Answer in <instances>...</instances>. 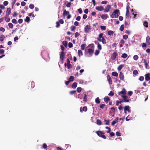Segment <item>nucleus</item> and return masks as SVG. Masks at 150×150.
<instances>
[{
  "label": "nucleus",
  "instance_id": "38",
  "mask_svg": "<svg viewBox=\"0 0 150 150\" xmlns=\"http://www.w3.org/2000/svg\"><path fill=\"white\" fill-rule=\"evenodd\" d=\"M8 25L10 28H13V24L11 23H9L8 24Z\"/></svg>",
  "mask_w": 150,
  "mask_h": 150
},
{
  "label": "nucleus",
  "instance_id": "44",
  "mask_svg": "<svg viewBox=\"0 0 150 150\" xmlns=\"http://www.w3.org/2000/svg\"><path fill=\"white\" fill-rule=\"evenodd\" d=\"M81 90V88L80 87H79L77 88V91L78 92H80Z\"/></svg>",
  "mask_w": 150,
  "mask_h": 150
},
{
  "label": "nucleus",
  "instance_id": "30",
  "mask_svg": "<svg viewBox=\"0 0 150 150\" xmlns=\"http://www.w3.org/2000/svg\"><path fill=\"white\" fill-rule=\"evenodd\" d=\"M97 124L98 125H101L102 122L101 121L99 120H97Z\"/></svg>",
  "mask_w": 150,
  "mask_h": 150
},
{
  "label": "nucleus",
  "instance_id": "43",
  "mask_svg": "<svg viewBox=\"0 0 150 150\" xmlns=\"http://www.w3.org/2000/svg\"><path fill=\"white\" fill-rule=\"evenodd\" d=\"M123 38L125 40H127L128 38V36L127 35H125L123 36Z\"/></svg>",
  "mask_w": 150,
  "mask_h": 150
},
{
  "label": "nucleus",
  "instance_id": "7",
  "mask_svg": "<svg viewBox=\"0 0 150 150\" xmlns=\"http://www.w3.org/2000/svg\"><path fill=\"white\" fill-rule=\"evenodd\" d=\"M91 30L90 26L89 25H87L85 26L84 30L86 33H88Z\"/></svg>",
  "mask_w": 150,
  "mask_h": 150
},
{
  "label": "nucleus",
  "instance_id": "54",
  "mask_svg": "<svg viewBox=\"0 0 150 150\" xmlns=\"http://www.w3.org/2000/svg\"><path fill=\"white\" fill-rule=\"evenodd\" d=\"M116 134L117 136H121V134L119 132H117L116 133Z\"/></svg>",
  "mask_w": 150,
  "mask_h": 150
},
{
  "label": "nucleus",
  "instance_id": "9",
  "mask_svg": "<svg viewBox=\"0 0 150 150\" xmlns=\"http://www.w3.org/2000/svg\"><path fill=\"white\" fill-rule=\"evenodd\" d=\"M96 10L98 11H102L104 10V8L102 6H98L96 7Z\"/></svg>",
  "mask_w": 150,
  "mask_h": 150
},
{
  "label": "nucleus",
  "instance_id": "39",
  "mask_svg": "<svg viewBox=\"0 0 150 150\" xmlns=\"http://www.w3.org/2000/svg\"><path fill=\"white\" fill-rule=\"evenodd\" d=\"M138 58V56L137 55H135L133 57L134 59L135 60H137Z\"/></svg>",
  "mask_w": 150,
  "mask_h": 150
},
{
  "label": "nucleus",
  "instance_id": "42",
  "mask_svg": "<svg viewBox=\"0 0 150 150\" xmlns=\"http://www.w3.org/2000/svg\"><path fill=\"white\" fill-rule=\"evenodd\" d=\"M5 30V29L4 28L2 27L0 28V32L1 31L2 32H4Z\"/></svg>",
  "mask_w": 150,
  "mask_h": 150
},
{
  "label": "nucleus",
  "instance_id": "37",
  "mask_svg": "<svg viewBox=\"0 0 150 150\" xmlns=\"http://www.w3.org/2000/svg\"><path fill=\"white\" fill-rule=\"evenodd\" d=\"M30 20V18L28 17L27 16L26 17V18L25 20V21L26 22H29Z\"/></svg>",
  "mask_w": 150,
  "mask_h": 150
},
{
  "label": "nucleus",
  "instance_id": "14",
  "mask_svg": "<svg viewBox=\"0 0 150 150\" xmlns=\"http://www.w3.org/2000/svg\"><path fill=\"white\" fill-rule=\"evenodd\" d=\"M119 77L121 80L123 81H124V76L121 72H120L119 74Z\"/></svg>",
  "mask_w": 150,
  "mask_h": 150
},
{
  "label": "nucleus",
  "instance_id": "33",
  "mask_svg": "<svg viewBox=\"0 0 150 150\" xmlns=\"http://www.w3.org/2000/svg\"><path fill=\"white\" fill-rule=\"evenodd\" d=\"M123 67V66L122 65H120L118 67L117 69L119 71H120L122 69Z\"/></svg>",
  "mask_w": 150,
  "mask_h": 150
},
{
  "label": "nucleus",
  "instance_id": "26",
  "mask_svg": "<svg viewBox=\"0 0 150 150\" xmlns=\"http://www.w3.org/2000/svg\"><path fill=\"white\" fill-rule=\"evenodd\" d=\"M112 74L113 76L117 77L118 76V73L116 72H113L112 73Z\"/></svg>",
  "mask_w": 150,
  "mask_h": 150
},
{
  "label": "nucleus",
  "instance_id": "16",
  "mask_svg": "<svg viewBox=\"0 0 150 150\" xmlns=\"http://www.w3.org/2000/svg\"><path fill=\"white\" fill-rule=\"evenodd\" d=\"M87 108L85 106L83 108L81 107L80 108V111L81 112H82L83 111L86 112L87 111Z\"/></svg>",
  "mask_w": 150,
  "mask_h": 150
},
{
  "label": "nucleus",
  "instance_id": "6",
  "mask_svg": "<svg viewBox=\"0 0 150 150\" xmlns=\"http://www.w3.org/2000/svg\"><path fill=\"white\" fill-rule=\"evenodd\" d=\"M129 5L127 6L126 8L127 11L126 13V18L127 19H128L129 17Z\"/></svg>",
  "mask_w": 150,
  "mask_h": 150
},
{
  "label": "nucleus",
  "instance_id": "34",
  "mask_svg": "<svg viewBox=\"0 0 150 150\" xmlns=\"http://www.w3.org/2000/svg\"><path fill=\"white\" fill-rule=\"evenodd\" d=\"M72 87L73 88H75L77 86V83L76 82L74 83L72 85Z\"/></svg>",
  "mask_w": 150,
  "mask_h": 150
},
{
  "label": "nucleus",
  "instance_id": "17",
  "mask_svg": "<svg viewBox=\"0 0 150 150\" xmlns=\"http://www.w3.org/2000/svg\"><path fill=\"white\" fill-rule=\"evenodd\" d=\"M146 41L147 45H150V38L149 36H147Z\"/></svg>",
  "mask_w": 150,
  "mask_h": 150
},
{
  "label": "nucleus",
  "instance_id": "29",
  "mask_svg": "<svg viewBox=\"0 0 150 150\" xmlns=\"http://www.w3.org/2000/svg\"><path fill=\"white\" fill-rule=\"evenodd\" d=\"M104 100L106 102H108V101L109 100L110 98L108 97L107 96L104 98Z\"/></svg>",
  "mask_w": 150,
  "mask_h": 150
},
{
  "label": "nucleus",
  "instance_id": "40",
  "mask_svg": "<svg viewBox=\"0 0 150 150\" xmlns=\"http://www.w3.org/2000/svg\"><path fill=\"white\" fill-rule=\"evenodd\" d=\"M29 7L31 9H33L34 7V6L33 4H31L29 5Z\"/></svg>",
  "mask_w": 150,
  "mask_h": 150
},
{
  "label": "nucleus",
  "instance_id": "35",
  "mask_svg": "<svg viewBox=\"0 0 150 150\" xmlns=\"http://www.w3.org/2000/svg\"><path fill=\"white\" fill-rule=\"evenodd\" d=\"M127 54L126 53H124L122 55L121 57L123 58H125L127 57Z\"/></svg>",
  "mask_w": 150,
  "mask_h": 150
},
{
  "label": "nucleus",
  "instance_id": "63",
  "mask_svg": "<svg viewBox=\"0 0 150 150\" xmlns=\"http://www.w3.org/2000/svg\"><path fill=\"white\" fill-rule=\"evenodd\" d=\"M26 3L24 1L21 2V4L22 6H24L25 5Z\"/></svg>",
  "mask_w": 150,
  "mask_h": 150
},
{
  "label": "nucleus",
  "instance_id": "1",
  "mask_svg": "<svg viewBox=\"0 0 150 150\" xmlns=\"http://www.w3.org/2000/svg\"><path fill=\"white\" fill-rule=\"evenodd\" d=\"M120 14L119 10L116 9L115 10L112 14L111 15L110 17L112 18H116L118 17Z\"/></svg>",
  "mask_w": 150,
  "mask_h": 150
},
{
  "label": "nucleus",
  "instance_id": "56",
  "mask_svg": "<svg viewBox=\"0 0 150 150\" xmlns=\"http://www.w3.org/2000/svg\"><path fill=\"white\" fill-rule=\"evenodd\" d=\"M79 35V34L78 32H76L75 34V38H77Z\"/></svg>",
  "mask_w": 150,
  "mask_h": 150
},
{
  "label": "nucleus",
  "instance_id": "15",
  "mask_svg": "<svg viewBox=\"0 0 150 150\" xmlns=\"http://www.w3.org/2000/svg\"><path fill=\"white\" fill-rule=\"evenodd\" d=\"M150 74L149 73L145 75V79L146 81H148L150 80Z\"/></svg>",
  "mask_w": 150,
  "mask_h": 150
},
{
  "label": "nucleus",
  "instance_id": "36",
  "mask_svg": "<svg viewBox=\"0 0 150 150\" xmlns=\"http://www.w3.org/2000/svg\"><path fill=\"white\" fill-rule=\"evenodd\" d=\"M96 102V103H99L100 102V101L99 99L98 98H96L95 100Z\"/></svg>",
  "mask_w": 150,
  "mask_h": 150
},
{
  "label": "nucleus",
  "instance_id": "57",
  "mask_svg": "<svg viewBox=\"0 0 150 150\" xmlns=\"http://www.w3.org/2000/svg\"><path fill=\"white\" fill-rule=\"evenodd\" d=\"M68 46L69 48H71L73 46L71 42H69L68 45Z\"/></svg>",
  "mask_w": 150,
  "mask_h": 150
},
{
  "label": "nucleus",
  "instance_id": "13",
  "mask_svg": "<svg viewBox=\"0 0 150 150\" xmlns=\"http://www.w3.org/2000/svg\"><path fill=\"white\" fill-rule=\"evenodd\" d=\"M122 98H123L124 102H129L127 96L126 95H123L122 96Z\"/></svg>",
  "mask_w": 150,
  "mask_h": 150
},
{
  "label": "nucleus",
  "instance_id": "48",
  "mask_svg": "<svg viewBox=\"0 0 150 150\" xmlns=\"http://www.w3.org/2000/svg\"><path fill=\"white\" fill-rule=\"evenodd\" d=\"M124 29V25H122L121 26L120 28V30L122 31Z\"/></svg>",
  "mask_w": 150,
  "mask_h": 150
},
{
  "label": "nucleus",
  "instance_id": "4",
  "mask_svg": "<svg viewBox=\"0 0 150 150\" xmlns=\"http://www.w3.org/2000/svg\"><path fill=\"white\" fill-rule=\"evenodd\" d=\"M65 66H67L68 69H70L71 68V66L70 64V62L68 59H67L66 62L65 64Z\"/></svg>",
  "mask_w": 150,
  "mask_h": 150
},
{
  "label": "nucleus",
  "instance_id": "45",
  "mask_svg": "<svg viewBox=\"0 0 150 150\" xmlns=\"http://www.w3.org/2000/svg\"><path fill=\"white\" fill-rule=\"evenodd\" d=\"M97 47L99 50H101L102 49L101 46L99 43L98 44Z\"/></svg>",
  "mask_w": 150,
  "mask_h": 150
},
{
  "label": "nucleus",
  "instance_id": "51",
  "mask_svg": "<svg viewBox=\"0 0 150 150\" xmlns=\"http://www.w3.org/2000/svg\"><path fill=\"white\" fill-rule=\"evenodd\" d=\"M100 28H101V29L103 30H105L106 29V27L105 26H100Z\"/></svg>",
  "mask_w": 150,
  "mask_h": 150
},
{
  "label": "nucleus",
  "instance_id": "53",
  "mask_svg": "<svg viewBox=\"0 0 150 150\" xmlns=\"http://www.w3.org/2000/svg\"><path fill=\"white\" fill-rule=\"evenodd\" d=\"M76 28V27L74 26H71V30L73 31H74Z\"/></svg>",
  "mask_w": 150,
  "mask_h": 150
},
{
  "label": "nucleus",
  "instance_id": "62",
  "mask_svg": "<svg viewBox=\"0 0 150 150\" xmlns=\"http://www.w3.org/2000/svg\"><path fill=\"white\" fill-rule=\"evenodd\" d=\"M107 3V2L105 1H103L101 2V4H106Z\"/></svg>",
  "mask_w": 150,
  "mask_h": 150
},
{
  "label": "nucleus",
  "instance_id": "24",
  "mask_svg": "<svg viewBox=\"0 0 150 150\" xmlns=\"http://www.w3.org/2000/svg\"><path fill=\"white\" fill-rule=\"evenodd\" d=\"M144 64L145 66V67L147 69L149 68V67L148 65V63L146 62L145 60H144Z\"/></svg>",
  "mask_w": 150,
  "mask_h": 150
},
{
  "label": "nucleus",
  "instance_id": "52",
  "mask_svg": "<svg viewBox=\"0 0 150 150\" xmlns=\"http://www.w3.org/2000/svg\"><path fill=\"white\" fill-rule=\"evenodd\" d=\"M87 100V98L86 97V94H85L84 97L83 98V101L86 102Z\"/></svg>",
  "mask_w": 150,
  "mask_h": 150
},
{
  "label": "nucleus",
  "instance_id": "22",
  "mask_svg": "<svg viewBox=\"0 0 150 150\" xmlns=\"http://www.w3.org/2000/svg\"><path fill=\"white\" fill-rule=\"evenodd\" d=\"M118 117H117V118L115 120L113 121L112 123V125H115V124H116L117 122H118Z\"/></svg>",
  "mask_w": 150,
  "mask_h": 150
},
{
  "label": "nucleus",
  "instance_id": "60",
  "mask_svg": "<svg viewBox=\"0 0 150 150\" xmlns=\"http://www.w3.org/2000/svg\"><path fill=\"white\" fill-rule=\"evenodd\" d=\"M4 52V51L3 49H1L0 50V53L1 54H3Z\"/></svg>",
  "mask_w": 150,
  "mask_h": 150
},
{
  "label": "nucleus",
  "instance_id": "41",
  "mask_svg": "<svg viewBox=\"0 0 150 150\" xmlns=\"http://www.w3.org/2000/svg\"><path fill=\"white\" fill-rule=\"evenodd\" d=\"M113 33V31L110 30L108 32V34L109 35H111Z\"/></svg>",
  "mask_w": 150,
  "mask_h": 150
},
{
  "label": "nucleus",
  "instance_id": "47",
  "mask_svg": "<svg viewBox=\"0 0 150 150\" xmlns=\"http://www.w3.org/2000/svg\"><path fill=\"white\" fill-rule=\"evenodd\" d=\"M148 23L147 22H144V25L146 27H147L148 26Z\"/></svg>",
  "mask_w": 150,
  "mask_h": 150
},
{
  "label": "nucleus",
  "instance_id": "23",
  "mask_svg": "<svg viewBox=\"0 0 150 150\" xmlns=\"http://www.w3.org/2000/svg\"><path fill=\"white\" fill-rule=\"evenodd\" d=\"M64 56V53L62 52L60 55V58L61 60L63 61Z\"/></svg>",
  "mask_w": 150,
  "mask_h": 150
},
{
  "label": "nucleus",
  "instance_id": "64",
  "mask_svg": "<svg viewBox=\"0 0 150 150\" xmlns=\"http://www.w3.org/2000/svg\"><path fill=\"white\" fill-rule=\"evenodd\" d=\"M23 22V20L21 19H20L18 20V22L19 23H21Z\"/></svg>",
  "mask_w": 150,
  "mask_h": 150
},
{
  "label": "nucleus",
  "instance_id": "12",
  "mask_svg": "<svg viewBox=\"0 0 150 150\" xmlns=\"http://www.w3.org/2000/svg\"><path fill=\"white\" fill-rule=\"evenodd\" d=\"M100 17L103 19H106L108 17V16L107 14H104L100 15Z\"/></svg>",
  "mask_w": 150,
  "mask_h": 150
},
{
  "label": "nucleus",
  "instance_id": "20",
  "mask_svg": "<svg viewBox=\"0 0 150 150\" xmlns=\"http://www.w3.org/2000/svg\"><path fill=\"white\" fill-rule=\"evenodd\" d=\"M117 55V53L115 52H114L112 54L111 56L112 59H115L116 58Z\"/></svg>",
  "mask_w": 150,
  "mask_h": 150
},
{
  "label": "nucleus",
  "instance_id": "61",
  "mask_svg": "<svg viewBox=\"0 0 150 150\" xmlns=\"http://www.w3.org/2000/svg\"><path fill=\"white\" fill-rule=\"evenodd\" d=\"M114 95V93L111 91L108 94V95L110 96H113Z\"/></svg>",
  "mask_w": 150,
  "mask_h": 150
},
{
  "label": "nucleus",
  "instance_id": "10",
  "mask_svg": "<svg viewBox=\"0 0 150 150\" xmlns=\"http://www.w3.org/2000/svg\"><path fill=\"white\" fill-rule=\"evenodd\" d=\"M94 47L92 46L91 48L89 49L88 50V52L91 55L93 54V52Z\"/></svg>",
  "mask_w": 150,
  "mask_h": 150
},
{
  "label": "nucleus",
  "instance_id": "59",
  "mask_svg": "<svg viewBox=\"0 0 150 150\" xmlns=\"http://www.w3.org/2000/svg\"><path fill=\"white\" fill-rule=\"evenodd\" d=\"M144 79V78L143 76H141L139 78V80L141 81H143Z\"/></svg>",
  "mask_w": 150,
  "mask_h": 150
},
{
  "label": "nucleus",
  "instance_id": "32",
  "mask_svg": "<svg viewBox=\"0 0 150 150\" xmlns=\"http://www.w3.org/2000/svg\"><path fill=\"white\" fill-rule=\"evenodd\" d=\"M74 79V77L73 76H71L69 79V80L70 82L73 81Z\"/></svg>",
  "mask_w": 150,
  "mask_h": 150
},
{
  "label": "nucleus",
  "instance_id": "21",
  "mask_svg": "<svg viewBox=\"0 0 150 150\" xmlns=\"http://www.w3.org/2000/svg\"><path fill=\"white\" fill-rule=\"evenodd\" d=\"M6 37L5 35H2L0 36V41H3L5 38Z\"/></svg>",
  "mask_w": 150,
  "mask_h": 150
},
{
  "label": "nucleus",
  "instance_id": "31",
  "mask_svg": "<svg viewBox=\"0 0 150 150\" xmlns=\"http://www.w3.org/2000/svg\"><path fill=\"white\" fill-rule=\"evenodd\" d=\"M4 20L5 21L7 22H8L10 21V19L9 18H8L7 17H6L5 18Z\"/></svg>",
  "mask_w": 150,
  "mask_h": 150
},
{
  "label": "nucleus",
  "instance_id": "18",
  "mask_svg": "<svg viewBox=\"0 0 150 150\" xmlns=\"http://www.w3.org/2000/svg\"><path fill=\"white\" fill-rule=\"evenodd\" d=\"M108 80L109 82V83L110 84H111L112 83V80L111 78L110 77L109 75H108L107 76Z\"/></svg>",
  "mask_w": 150,
  "mask_h": 150
},
{
  "label": "nucleus",
  "instance_id": "49",
  "mask_svg": "<svg viewBox=\"0 0 150 150\" xmlns=\"http://www.w3.org/2000/svg\"><path fill=\"white\" fill-rule=\"evenodd\" d=\"M12 22L13 23L15 24H16L17 23V21L15 19H12Z\"/></svg>",
  "mask_w": 150,
  "mask_h": 150
},
{
  "label": "nucleus",
  "instance_id": "11",
  "mask_svg": "<svg viewBox=\"0 0 150 150\" xmlns=\"http://www.w3.org/2000/svg\"><path fill=\"white\" fill-rule=\"evenodd\" d=\"M11 12V9L10 8H7V11L6 13V16H8L10 14Z\"/></svg>",
  "mask_w": 150,
  "mask_h": 150
},
{
  "label": "nucleus",
  "instance_id": "50",
  "mask_svg": "<svg viewBox=\"0 0 150 150\" xmlns=\"http://www.w3.org/2000/svg\"><path fill=\"white\" fill-rule=\"evenodd\" d=\"M104 122H105V124L106 125H109V121L107 120H104Z\"/></svg>",
  "mask_w": 150,
  "mask_h": 150
},
{
  "label": "nucleus",
  "instance_id": "58",
  "mask_svg": "<svg viewBox=\"0 0 150 150\" xmlns=\"http://www.w3.org/2000/svg\"><path fill=\"white\" fill-rule=\"evenodd\" d=\"M8 2L7 1H5L4 2V6H7L8 4Z\"/></svg>",
  "mask_w": 150,
  "mask_h": 150
},
{
  "label": "nucleus",
  "instance_id": "2",
  "mask_svg": "<svg viewBox=\"0 0 150 150\" xmlns=\"http://www.w3.org/2000/svg\"><path fill=\"white\" fill-rule=\"evenodd\" d=\"M97 40L98 41L102 42L103 44L106 43V40L103 36V34L102 33H100L99 35Z\"/></svg>",
  "mask_w": 150,
  "mask_h": 150
},
{
  "label": "nucleus",
  "instance_id": "3",
  "mask_svg": "<svg viewBox=\"0 0 150 150\" xmlns=\"http://www.w3.org/2000/svg\"><path fill=\"white\" fill-rule=\"evenodd\" d=\"M96 132L99 136L100 137L104 139H105L106 138V137L104 135V133H103L102 132L100 131H97Z\"/></svg>",
  "mask_w": 150,
  "mask_h": 150
},
{
  "label": "nucleus",
  "instance_id": "8",
  "mask_svg": "<svg viewBox=\"0 0 150 150\" xmlns=\"http://www.w3.org/2000/svg\"><path fill=\"white\" fill-rule=\"evenodd\" d=\"M111 6L110 5H107L105 7V9L104 10V12L105 13H108L109 12L110 9L111 8Z\"/></svg>",
  "mask_w": 150,
  "mask_h": 150
},
{
  "label": "nucleus",
  "instance_id": "27",
  "mask_svg": "<svg viewBox=\"0 0 150 150\" xmlns=\"http://www.w3.org/2000/svg\"><path fill=\"white\" fill-rule=\"evenodd\" d=\"M69 13V12L68 11H67L66 10H65L64 11L63 15L64 16H66L68 15Z\"/></svg>",
  "mask_w": 150,
  "mask_h": 150
},
{
  "label": "nucleus",
  "instance_id": "5",
  "mask_svg": "<svg viewBox=\"0 0 150 150\" xmlns=\"http://www.w3.org/2000/svg\"><path fill=\"white\" fill-rule=\"evenodd\" d=\"M127 91L125 88H123L122 91L118 92V94L120 95H121L122 97L123 95H125Z\"/></svg>",
  "mask_w": 150,
  "mask_h": 150
},
{
  "label": "nucleus",
  "instance_id": "46",
  "mask_svg": "<svg viewBox=\"0 0 150 150\" xmlns=\"http://www.w3.org/2000/svg\"><path fill=\"white\" fill-rule=\"evenodd\" d=\"M105 128H106V129H108V130L107 131V132L108 133H109L111 130L110 128L109 127H106Z\"/></svg>",
  "mask_w": 150,
  "mask_h": 150
},
{
  "label": "nucleus",
  "instance_id": "19",
  "mask_svg": "<svg viewBox=\"0 0 150 150\" xmlns=\"http://www.w3.org/2000/svg\"><path fill=\"white\" fill-rule=\"evenodd\" d=\"M125 112L126 114L127 111L129 112H130L129 108V106H126L124 108Z\"/></svg>",
  "mask_w": 150,
  "mask_h": 150
},
{
  "label": "nucleus",
  "instance_id": "55",
  "mask_svg": "<svg viewBox=\"0 0 150 150\" xmlns=\"http://www.w3.org/2000/svg\"><path fill=\"white\" fill-rule=\"evenodd\" d=\"M43 148L44 149H46L47 147V145L45 143L44 144H43Z\"/></svg>",
  "mask_w": 150,
  "mask_h": 150
},
{
  "label": "nucleus",
  "instance_id": "25",
  "mask_svg": "<svg viewBox=\"0 0 150 150\" xmlns=\"http://www.w3.org/2000/svg\"><path fill=\"white\" fill-rule=\"evenodd\" d=\"M78 55L80 57L83 55V53L81 50H79L78 52Z\"/></svg>",
  "mask_w": 150,
  "mask_h": 150
},
{
  "label": "nucleus",
  "instance_id": "28",
  "mask_svg": "<svg viewBox=\"0 0 150 150\" xmlns=\"http://www.w3.org/2000/svg\"><path fill=\"white\" fill-rule=\"evenodd\" d=\"M86 46V45L85 44H82L81 45V49L82 50H84Z\"/></svg>",
  "mask_w": 150,
  "mask_h": 150
}]
</instances>
